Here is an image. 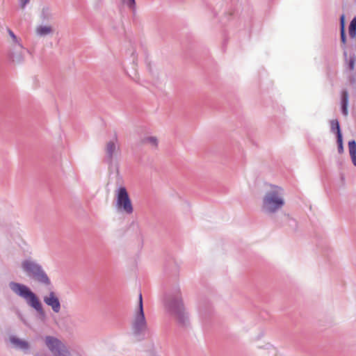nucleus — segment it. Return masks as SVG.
I'll list each match as a JSON object with an SVG mask.
<instances>
[{
    "mask_svg": "<svg viewBox=\"0 0 356 356\" xmlns=\"http://www.w3.org/2000/svg\"><path fill=\"white\" fill-rule=\"evenodd\" d=\"M281 188L273 186L272 190L266 193L263 199V209L268 213H275L284 205Z\"/></svg>",
    "mask_w": 356,
    "mask_h": 356,
    "instance_id": "1",
    "label": "nucleus"
},
{
    "mask_svg": "<svg viewBox=\"0 0 356 356\" xmlns=\"http://www.w3.org/2000/svg\"><path fill=\"white\" fill-rule=\"evenodd\" d=\"M10 287L16 294L24 298L27 303L37 311L42 310L41 303L36 296L25 285L11 282Z\"/></svg>",
    "mask_w": 356,
    "mask_h": 356,
    "instance_id": "2",
    "label": "nucleus"
},
{
    "mask_svg": "<svg viewBox=\"0 0 356 356\" xmlns=\"http://www.w3.org/2000/svg\"><path fill=\"white\" fill-rule=\"evenodd\" d=\"M116 207L120 211L131 214L134 207L125 187L121 186L116 191Z\"/></svg>",
    "mask_w": 356,
    "mask_h": 356,
    "instance_id": "3",
    "label": "nucleus"
},
{
    "mask_svg": "<svg viewBox=\"0 0 356 356\" xmlns=\"http://www.w3.org/2000/svg\"><path fill=\"white\" fill-rule=\"evenodd\" d=\"M8 32L11 38L13 39V42L12 50L9 54V57L13 62L19 63L24 59V48L22 44L20 43L19 40L17 38L14 33L10 29H8Z\"/></svg>",
    "mask_w": 356,
    "mask_h": 356,
    "instance_id": "4",
    "label": "nucleus"
},
{
    "mask_svg": "<svg viewBox=\"0 0 356 356\" xmlns=\"http://www.w3.org/2000/svg\"><path fill=\"white\" fill-rule=\"evenodd\" d=\"M133 325L134 327L138 331L142 330L146 327V321L143 307V297L141 293L139 295V307L135 314Z\"/></svg>",
    "mask_w": 356,
    "mask_h": 356,
    "instance_id": "5",
    "label": "nucleus"
},
{
    "mask_svg": "<svg viewBox=\"0 0 356 356\" xmlns=\"http://www.w3.org/2000/svg\"><path fill=\"white\" fill-rule=\"evenodd\" d=\"M44 343L47 349L55 356L63 348L65 343L59 339L53 336H46L44 338Z\"/></svg>",
    "mask_w": 356,
    "mask_h": 356,
    "instance_id": "6",
    "label": "nucleus"
},
{
    "mask_svg": "<svg viewBox=\"0 0 356 356\" xmlns=\"http://www.w3.org/2000/svg\"><path fill=\"white\" fill-rule=\"evenodd\" d=\"M168 307L170 312L180 321H184V307L181 300H176L169 302Z\"/></svg>",
    "mask_w": 356,
    "mask_h": 356,
    "instance_id": "7",
    "label": "nucleus"
},
{
    "mask_svg": "<svg viewBox=\"0 0 356 356\" xmlns=\"http://www.w3.org/2000/svg\"><path fill=\"white\" fill-rule=\"evenodd\" d=\"M44 301L47 305L52 308L54 312L58 313L60 311V302L54 292H51L48 296L44 297Z\"/></svg>",
    "mask_w": 356,
    "mask_h": 356,
    "instance_id": "8",
    "label": "nucleus"
},
{
    "mask_svg": "<svg viewBox=\"0 0 356 356\" xmlns=\"http://www.w3.org/2000/svg\"><path fill=\"white\" fill-rule=\"evenodd\" d=\"M23 270L29 275L33 277L34 274L40 268V266L33 261L26 260L22 262Z\"/></svg>",
    "mask_w": 356,
    "mask_h": 356,
    "instance_id": "9",
    "label": "nucleus"
},
{
    "mask_svg": "<svg viewBox=\"0 0 356 356\" xmlns=\"http://www.w3.org/2000/svg\"><path fill=\"white\" fill-rule=\"evenodd\" d=\"M120 149L119 145L114 142L110 141L106 145V152L109 159H112L113 155Z\"/></svg>",
    "mask_w": 356,
    "mask_h": 356,
    "instance_id": "10",
    "label": "nucleus"
},
{
    "mask_svg": "<svg viewBox=\"0 0 356 356\" xmlns=\"http://www.w3.org/2000/svg\"><path fill=\"white\" fill-rule=\"evenodd\" d=\"M10 341L17 348L27 350L29 348V343L26 341L18 339L15 337H11Z\"/></svg>",
    "mask_w": 356,
    "mask_h": 356,
    "instance_id": "11",
    "label": "nucleus"
},
{
    "mask_svg": "<svg viewBox=\"0 0 356 356\" xmlns=\"http://www.w3.org/2000/svg\"><path fill=\"white\" fill-rule=\"evenodd\" d=\"M33 277L42 283L49 284L50 283L49 279L47 275L43 272L41 268L34 274Z\"/></svg>",
    "mask_w": 356,
    "mask_h": 356,
    "instance_id": "12",
    "label": "nucleus"
},
{
    "mask_svg": "<svg viewBox=\"0 0 356 356\" xmlns=\"http://www.w3.org/2000/svg\"><path fill=\"white\" fill-rule=\"evenodd\" d=\"M53 29L51 26H39L35 29L36 33L40 36H45L51 33Z\"/></svg>",
    "mask_w": 356,
    "mask_h": 356,
    "instance_id": "13",
    "label": "nucleus"
},
{
    "mask_svg": "<svg viewBox=\"0 0 356 356\" xmlns=\"http://www.w3.org/2000/svg\"><path fill=\"white\" fill-rule=\"evenodd\" d=\"M348 94L347 91H343L341 95V108L344 115H348Z\"/></svg>",
    "mask_w": 356,
    "mask_h": 356,
    "instance_id": "14",
    "label": "nucleus"
},
{
    "mask_svg": "<svg viewBox=\"0 0 356 356\" xmlns=\"http://www.w3.org/2000/svg\"><path fill=\"white\" fill-rule=\"evenodd\" d=\"M331 128L332 130L337 131V143L341 145L342 135L340 131L339 123L337 120H333L331 121Z\"/></svg>",
    "mask_w": 356,
    "mask_h": 356,
    "instance_id": "15",
    "label": "nucleus"
},
{
    "mask_svg": "<svg viewBox=\"0 0 356 356\" xmlns=\"http://www.w3.org/2000/svg\"><path fill=\"white\" fill-rule=\"evenodd\" d=\"M349 152L353 164L356 166V143L351 140L348 143Z\"/></svg>",
    "mask_w": 356,
    "mask_h": 356,
    "instance_id": "16",
    "label": "nucleus"
},
{
    "mask_svg": "<svg viewBox=\"0 0 356 356\" xmlns=\"http://www.w3.org/2000/svg\"><path fill=\"white\" fill-rule=\"evenodd\" d=\"M349 34L352 38L356 35V17L353 19L349 26Z\"/></svg>",
    "mask_w": 356,
    "mask_h": 356,
    "instance_id": "17",
    "label": "nucleus"
},
{
    "mask_svg": "<svg viewBox=\"0 0 356 356\" xmlns=\"http://www.w3.org/2000/svg\"><path fill=\"white\" fill-rule=\"evenodd\" d=\"M341 37L343 43L346 42L345 31H344V16L341 17Z\"/></svg>",
    "mask_w": 356,
    "mask_h": 356,
    "instance_id": "18",
    "label": "nucleus"
},
{
    "mask_svg": "<svg viewBox=\"0 0 356 356\" xmlns=\"http://www.w3.org/2000/svg\"><path fill=\"white\" fill-rule=\"evenodd\" d=\"M144 143H147L152 147H156L157 145V140L154 137H148L145 138Z\"/></svg>",
    "mask_w": 356,
    "mask_h": 356,
    "instance_id": "19",
    "label": "nucleus"
},
{
    "mask_svg": "<svg viewBox=\"0 0 356 356\" xmlns=\"http://www.w3.org/2000/svg\"><path fill=\"white\" fill-rule=\"evenodd\" d=\"M55 356H72L66 346L63 348Z\"/></svg>",
    "mask_w": 356,
    "mask_h": 356,
    "instance_id": "20",
    "label": "nucleus"
},
{
    "mask_svg": "<svg viewBox=\"0 0 356 356\" xmlns=\"http://www.w3.org/2000/svg\"><path fill=\"white\" fill-rule=\"evenodd\" d=\"M123 3H125L129 8H134L135 6V0H122Z\"/></svg>",
    "mask_w": 356,
    "mask_h": 356,
    "instance_id": "21",
    "label": "nucleus"
},
{
    "mask_svg": "<svg viewBox=\"0 0 356 356\" xmlns=\"http://www.w3.org/2000/svg\"><path fill=\"white\" fill-rule=\"evenodd\" d=\"M22 8H24L26 6V4L29 1V0H20Z\"/></svg>",
    "mask_w": 356,
    "mask_h": 356,
    "instance_id": "22",
    "label": "nucleus"
},
{
    "mask_svg": "<svg viewBox=\"0 0 356 356\" xmlns=\"http://www.w3.org/2000/svg\"><path fill=\"white\" fill-rule=\"evenodd\" d=\"M354 65H355L354 60H350V62L349 63L350 69V70H353L354 69Z\"/></svg>",
    "mask_w": 356,
    "mask_h": 356,
    "instance_id": "23",
    "label": "nucleus"
},
{
    "mask_svg": "<svg viewBox=\"0 0 356 356\" xmlns=\"http://www.w3.org/2000/svg\"><path fill=\"white\" fill-rule=\"evenodd\" d=\"M338 144H339V150L342 149H343L342 144L341 145L339 143H338Z\"/></svg>",
    "mask_w": 356,
    "mask_h": 356,
    "instance_id": "24",
    "label": "nucleus"
}]
</instances>
